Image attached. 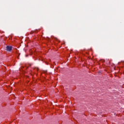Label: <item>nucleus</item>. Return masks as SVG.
I'll return each mask as SVG.
<instances>
[{"mask_svg": "<svg viewBox=\"0 0 124 124\" xmlns=\"http://www.w3.org/2000/svg\"><path fill=\"white\" fill-rule=\"evenodd\" d=\"M6 48V51H8L9 52H10L12 50V46H7Z\"/></svg>", "mask_w": 124, "mask_h": 124, "instance_id": "obj_1", "label": "nucleus"}, {"mask_svg": "<svg viewBox=\"0 0 124 124\" xmlns=\"http://www.w3.org/2000/svg\"><path fill=\"white\" fill-rule=\"evenodd\" d=\"M36 69H37V70H39V68H36Z\"/></svg>", "mask_w": 124, "mask_h": 124, "instance_id": "obj_2", "label": "nucleus"}]
</instances>
